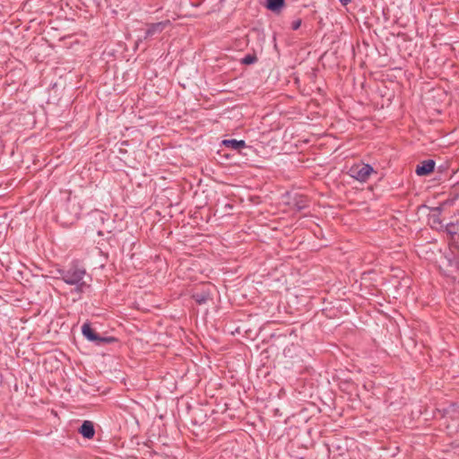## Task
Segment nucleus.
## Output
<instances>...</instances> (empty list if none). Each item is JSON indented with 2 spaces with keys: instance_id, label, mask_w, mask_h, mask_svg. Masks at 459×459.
<instances>
[{
  "instance_id": "obj_8",
  "label": "nucleus",
  "mask_w": 459,
  "mask_h": 459,
  "mask_svg": "<svg viewBox=\"0 0 459 459\" xmlns=\"http://www.w3.org/2000/svg\"><path fill=\"white\" fill-rule=\"evenodd\" d=\"M290 204L298 211L304 210L308 206L307 197L299 194L294 195Z\"/></svg>"
},
{
  "instance_id": "obj_13",
  "label": "nucleus",
  "mask_w": 459,
  "mask_h": 459,
  "mask_svg": "<svg viewBox=\"0 0 459 459\" xmlns=\"http://www.w3.org/2000/svg\"><path fill=\"white\" fill-rule=\"evenodd\" d=\"M339 2L343 5L346 6L348 4L351 2V0H339Z\"/></svg>"
},
{
  "instance_id": "obj_4",
  "label": "nucleus",
  "mask_w": 459,
  "mask_h": 459,
  "mask_svg": "<svg viewBox=\"0 0 459 459\" xmlns=\"http://www.w3.org/2000/svg\"><path fill=\"white\" fill-rule=\"evenodd\" d=\"M213 286L205 284L202 285L199 288H196L194 293L192 294L193 299L198 305L206 304L209 300L212 299V289Z\"/></svg>"
},
{
  "instance_id": "obj_3",
  "label": "nucleus",
  "mask_w": 459,
  "mask_h": 459,
  "mask_svg": "<svg viewBox=\"0 0 459 459\" xmlns=\"http://www.w3.org/2000/svg\"><path fill=\"white\" fill-rule=\"evenodd\" d=\"M373 172L372 166L365 163L355 164L349 170L350 176L359 182H366Z\"/></svg>"
},
{
  "instance_id": "obj_1",
  "label": "nucleus",
  "mask_w": 459,
  "mask_h": 459,
  "mask_svg": "<svg viewBox=\"0 0 459 459\" xmlns=\"http://www.w3.org/2000/svg\"><path fill=\"white\" fill-rule=\"evenodd\" d=\"M58 279L66 284L74 286V293L81 296L90 289L91 276L87 273L85 267L79 261H73L67 266L57 270Z\"/></svg>"
},
{
  "instance_id": "obj_2",
  "label": "nucleus",
  "mask_w": 459,
  "mask_h": 459,
  "mask_svg": "<svg viewBox=\"0 0 459 459\" xmlns=\"http://www.w3.org/2000/svg\"><path fill=\"white\" fill-rule=\"evenodd\" d=\"M82 333L87 341L93 342L97 346H104L118 342V340L113 336H100L91 327L89 322H86L82 325Z\"/></svg>"
},
{
  "instance_id": "obj_9",
  "label": "nucleus",
  "mask_w": 459,
  "mask_h": 459,
  "mask_svg": "<svg viewBox=\"0 0 459 459\" xmlns=\"http://www.w3.org/2000/svg\"><path fill=\"white\" fill-rule=\"evenodd\" d=\"M222 145L225 147L230 148L235 151H239L242 148L247 146L246 142L244 140H236V139H226L222 141Z\"/></svg>"
},
{
  "instance_id": "obj_7",
  "label": "nucleus",
  "mask_w": 459,
  "mask_h": 459,
  "mask_svg": "<svg viewBox=\"0 0 459 459\" xmlns=\"http://www.w3.org/2000/svg\"><path fill=\"white\" fill-rule=\"evenodd\" d=\"M78 431L84 438L87 439H91L95 435L94 425L90 420H84Z\"/></svg>"
},
{
  "instance_id": "obj_5",
  "label": "nucleus",
  "mask_w": 459,
  "mask_h": 459,
  "mask_svg": "<svg viewBox=\"0 0 459 459\" xmlns=\"http://www.w3.org/2000/svg\"><path fill=\"white\" fill-rule=\"evenodd\" d=\"M435 161L433 160H425L417 166L415 172L418 176L429 175L435 169Z\"/></svg>"
},
{
  "instance_id": "obj_10",
  "label": "nucleus",
  "mask_w": 459,
  "mask_h": 459,
  "mask_svg": "<svg viewBox=\"0 0 459 459\" xmlns=\"http://www.w3.org/2000/svg\"><path fill=\"white\" fill-rule=\"evenodd\" d=\"M285 0H266V8L272 12H279L284 5Z\"/></svg>"
},
{
  "instance_id": "obj_11",
  "label": "nucleus",
  "mask_w": 459,
  "mask_h": 459,
  "mask_svg": "<svg viewBox=\"0 0 459 459\" xmlns=\"http://www.w3.org/2000/svg\"><path fill=\"white\" fill-rule=\"evenodd\" d=\"M257 61V56L255 54H247L241 59V64L243 65H253Z\"/></svg>"
},
{
  "instance_id": "obj_12",
  "label": "nucleus",
  "mask_w": 459,
  "mask_h": 459,
  "mask_svg": "<svg viewBox=\"0 0 459 459\" xmlns=\"http://www.w3.org/2000/svg\"><path fill=\"white\" fill-rule=\"evenodd\" d=\"M301 23H302L301 19H297V20L293 21L291 22V29L293 30H299L300 28V26H301Z\"/></svg>"
},
{
  "instance_id": "obj_6",
  "label": "nucleus",
  "mask_w": 459,
  "mask_h": 459,
  "mask_svg": "<svg viewBox=\"0 0 459 459\" xmlns=\"http://www.w3.org/2000/svg\"><path fill=\"white\" fill-rule=\"evenodd\" d=\"M169 22L167 21L149 24L148 29L145 31L144 39H147L148 38L152 37L157 33H160L166 28Z\"/></svg>"
}]
</instances>
